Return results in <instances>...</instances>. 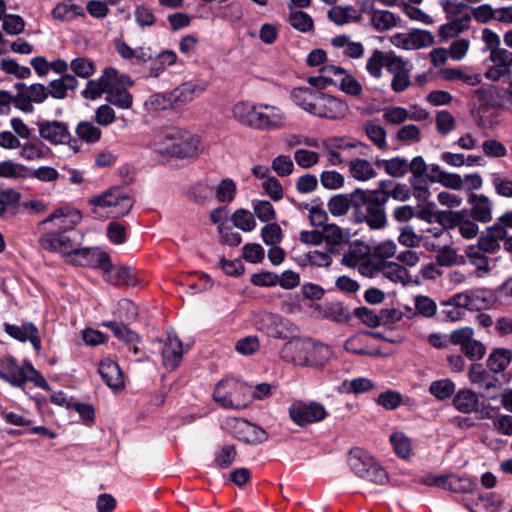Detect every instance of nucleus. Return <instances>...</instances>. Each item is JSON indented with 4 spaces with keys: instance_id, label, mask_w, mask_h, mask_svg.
<instances>
[{
    "instance_id": "nucleus-1",
    "label": "nucleus",
    "mask_w": 512,
    "mask_h": 512,
    "mask_svg": "<svg viewBox=\"0 0 512 512\" xmlns=\"http://www.w3.org/2000/svg\"><path fill=\"white\" fill-rule=\"evenodd\" d=\"M291 96L298 107L321 119L341 120L349 112V106L346 102L311 88H295Z\"/></svg>"
},
{
    "instance_id": "nucleus-2",
    "label": "nucleus",
    "mask_w": 512,
    "mask_h": 512,
    "mask_svg": "<svg viewBox=\"0 0 512 512\" xmlns=\"http://www.w3.org/2000/svg\"><path fill=\"white\" fill-rule=\"evenodd\" d=\"M202 152L199 136L180 127L162 129V155L180 160H194Z\"/></svg>"
},
{
    "instance_id": "nucleus-3",
    "label": "nucleus",
    "mask_w": 512,
    "mask_h": 512,
    "mask_svg": "<svg viewBox=\"0 0 512 512\" xmlns=\"http://www.w3.org/2000/svg\"><path fill=\"white\" fill-rule=\"evenodd\" d=\"M352 205L356 209H364L363 221L372 229H382L387 224L385 213V196L379 193H366L361 189H356L352 193Z\"/></svg>"
},
{
    "instance_id": "nucleus-4",
    "label": "nucleus",
    "mask_w": 512,
    "mask_h": 512,
    "mask_svg": "<svg viewBox=\"0 0 512 512\" xmlns=\"http://www.w3.org/2000/svg\"><path fill=\"white\" fill-rule=\"evenodd\" d=\"M213 397L224 408L243 409L251 401L250 387L240 381L228 379L216 385Z\"/></svg>"
},
{
    "instance_id": "nucleus-5",
    "label": "nucleus",
    "mask_w": 512,
    "mask_h": 512,
    "mask_svg": "<svg viewBox=\"0 0 512 512\" xmlns=\"http://www.w3.org/2000/svg\"><path fill=\"white\" fill-rule=\"evenodd\" d=\"M208 84L203 80H189L162 95V109H170L176 112L184 106L200 97Z\"/></svg>"
},
{
    "instance_id": "nucleus-6",
    "label": "nucleus",
    "mask_w": 512,
    "mask_h": 512,
    "mask_svg": "<svg viewBox=\"0 0 512 512\" xmlns=\"http://www.w3.org/2000/svg\"><path fill=\"white\" fill-rule=\"evenodd\" d=\"M323 153L331 166H340L346 162L342 153L351 149H358V154L366 155L369 150L364 142L347 137H330L322 142Z\"/></svg>"
},
{
    "instance_id": "nucleus-7",
    "label": "nucleus",
    "mask_w": 512,
    "mask_h": 512,
    "mask_svg": "<svg viewBox=\"0 0 512 512\" xmlns=\"http://www.w3.org/2000/svg\"><path fill=\"white\" fill-rule=\"evenodd\" d=\"M254 326L258 331L277 339H288L297 332V327L289 320L270 312L256 315Z\"/></svg>"
},
{
    "instance_id": "nucleus-8",
    "label": "nucleus",
    "mask_w": 512,
    "mask_h": 512,
    "mask_svg": "<svg viewBox=\"0 0 512 512\" xmlns=\"http://www.w3.org/2000/svg\"><path fill=\"white\" fill-rule=\"evenodd\" d=\"M133 84L128 75L118 74V71L112 67L104 69L103 74L95 80H89L86 88L82 91V96L86 99L95 100L102 94H107L118 84Z\"/></svg>"
},
{
    "instance_id": "nucleus-9",
    "label": "nucleus",
    "mask_w": 512,
    "mask_h": 512,
    "mask_svg": "<svg viewBox=\"0 0 512 512\" xmlns=\"http://www.w3.org/2000/svg\"><path fill=\"white\" fill-rule=\"evenodd\" d=\"M15 88L17 89L15 107L24 113H32L33 104H42L49 96L48 88L40 83L26 85L18 82Z\"/></svg>"
},
{
    "instance_id": "nucleus-10",
    "label": "nucleus",
    "mask_w": 512,
    "mask_h": 512,
    "mask_svg": "<svg viewBox=\"0 0 512 512\" xmlns=\"http://www.w3.org/2000/svg\"><path fill=\"white\" fill-rule=\"evenodd\" d=\"M89 202L95 207L109 208L110 213L116 217L126 215L133 206L130 197L118 188L109 189Z\"/></svg>"
},
{
    "instance_id": "nucleus-11",
    "label": "nucleus",
    "mask_w": 512,
    "mask_h": 512,
    "mask_svg": "<svg viewBox=\"0 0 512 512\" xmlns=\"http://www.w3.org/2000/svg\"><path fill=\"white\" fill-rule=\"evenodd\" d=\"M492 294L490 291L477 288L453 295L447 302V306L462 307L471 311L486 309L492 305Z\"/></svg>"
},
{
    "instance_id": "nucleus-12",
    "label": "nucleus",
    "mask_w": 512,
    "mask_h": 512,
    "mask_svg": "<svg viewBox=\"0 0 512 512\" xmlns=\"http://www.w3.org/2000/svg\"><path fill=\"white\" fill-rule=\"evenodd\" d=\"M289 416L298 426H306L325 419L327 411L318 402L295 401L289 407Z\"/></svg>"
},
{
    "instance_id": "nucleus-13",
    "label": "nucleus",
    "mask_w": 512,
    "mask_h": 512,
    "mask_svg": "<svg viewBox=\"0 0 512 512\" xmlns=\"http://www.w3.org/2000/svg\"><path fill=\"white\" fill-rule=\"evenodd\" d=\"M225 424L233 436L244 443L257 445L268 439V434L263 428L244 419L230 418Z\"/></svg>"
},
{
    "instance_id": "nucleus-14",
    "label": "nucleus",
    "mask_w": 512,
    "mask_h": 512,
    "mask_svg": "<svg viewBox=\"0 0 512 512\" xmlns=\"http://www.w3.org/2000/svg\"><path fill=\"white\" fill-rule=\"evenodd\" d=\"M312 348V340L292 338L282 346L279 355L287 363L307 367V364L312 362L308 358L309 350Z\"/></svg>"
},
{
    "instance_id": "nucleus-15",
    "label": "nucleus",
    "mask_w": 512,
    "mask_h": 512,
    "mask_svg": "<svg viewBox=\"0 0 512 512\" xmlns=\"http://www.w3.org/2000/svg\"><path fill=\"white\" fill-rule=\"evenodd\" d=\"M369 254V247L358 243L350 247L349 251L343 255L341 262L350 268L358 267L364 276L373 277V264L377 258H371Z\"/></svg>"
},
{
    "instance_id": "nucleus-16",
    "label": "nucleus",
    "mask_w": 512,
    "mask_h": 512,
    "mask_svg": "<svg viewBox=\"0 0 512 512\" xmlns=\"http://www.w3.org/2000/svg\"><path fill=\"white\" fill-rule=\"evenodd\" d=\"M386 70L392 75L391 89L394 92L401 93L411 85L412 65L409 61L392 53Z\"/></svg>"
},
{
    "instance_id": "nucleus-17",
    "label": "nucleus",
    "mask_w": 512,
    "mask_h": 512,
    "mask_svg": "<svg viewBox=\"0 0 512 512\" xmlns=\"http://www.w3.org/2000/svg\"><path fill=\"white\" fill-rule=\"evenodd\" d=\"M390 42L403 50H419L434 43V36L427 30H412L409 33H397L391 36Z\"/></svg>"
},
{
    "instance_id": "nucleus-18",
    "label": "nucleus",
    "mask_w": 512,
    "mask_h": 512,
    "mask_svg": "<svg viewBox=\"0 0 512 512\" xmlns=\"http://www.w3.org/2000/svg\"><path fill=\"white\" fill-rule=\"evenodd\" d=\"M492 63L484 73V77L490 81H499L501 78L510 77L512 74V52L501 48L491 54L487 59Z\"/></svg>"
},
{
    "instance_id": "nucleus-19",
    "label": "nucleus",
    "mask_w": 512,
    "mask_h": 512,
    "mask_svg": "<svg viewBox=\"0 0 512 512\" xmlns=\"http://www.w3.org/2000/svg\"><path fill=\"white\" fill-rule=\"evenodd\" d=\"M40 246L50 252L70 256L79 243L64 232H47L39 239Z\"/></svg>"
},
{
    "instance_id": "nucleus-20",
    "label": "nucleus",
    "mask_w": 512,
    "mask_h": 512,
    "mask_svg": "<svg viewBox=\"0 0 512 512\" xmlns=\"http://www.w3.org/2000/svg\"><path fill=\"white\" fill-rule=\"evenodd\" d=\"M37 126L40 137L53 145L67 144L71 141L68 125L64 122L44 120L38 122Z\"/></svg>"
},
{
    "instance_id": "nucleus-21",
    "label": "nucleus",
    "mask_w": 512,
    "mask_h": 512,
    "mask_svg": "<svg viewBox=\"0 0 512 512\" xmlns=\"http://www.w3.org/2000/svg\"><path fill=\"white\" fill-rule=\"evenodd\" d=\"M286 115L275 105L260 103L257 130L272 131L285 127Z\"/></svg>"
},
{
    "instance_id": "nucleus-22",
    "label": "nucleus",
    "mask_w": 512,
    "mask_h": 512,
    "mask_svg": "<svg viewBox=\"0 0 512 512\" xmlns=\"http://www.w3.org/2000/svg\"><path fill=\"white\" fill-rule=\"evenodd\" d=\"M71 262L79 266L105 269L109 256L99 248H79L77 246L70 255Z\"/></svg>"
},
{
    "instance_id": "nucleus-23",
    "label": "nucleus",
    "mask_w": 512,
    "mask_h": 512,
    "mask_svg": "<svg viewBox=\"0 0 512 512\" xmlns=\"http://www.w3.org/2000/svg\"><path fill=\"white\" fill-rule=\"evenodd\" d=\"M377 274H381L393 283L404 286L412 282L409 272L405 267L396 262L383 261L380 258H377L373 264V277Z\"/></svg>"
},
{
    "instance_id": "nucleus-24",
    "label": "nucleus",
    "mask_w": 512,
    "mask_h": 512,
    "mask_svg": "<svg viewBox=\"0 0 512 512\" xmlns=\"http://www.w3.org/2000/svg\"><path fill=\"white\" fill-rule=\"evenodd\" d=\"M183 356V345L174 331H168L162 346V365L169 371L179 366Z\"/></svg>"
},
{
    "instance_id": "nucleus-25",
    "label": "nucleus",
    "mask_w": 512,
    "mask_h": 512,
    "mask_svg": "<svg viewBox=\"0 0 512 512\" xmlns=\"http://www.w3.org/2000/svg\"><path fill=\"white\" fill-rule=\"evenodd\" d=\"M506 238L504 230L496 221L485 228L477 239V244L481 250L488 254H496L501 249V242Z\"/></svg>"
},
{
    "instance_id": "nucleus-26",
    "label": "nucleus",
    "mask_w": 512,
    "mask_h": 512,
    "mask_svg": "<svg viewBox=\"0 0 512 512\" xmlns=\"http://www.w3.org/2000/svg\"><path fill=\"white\" fill-rule=\"evenodd\" d=\"M468 203L471 206V217L480 223H489L493 219V202L484 194H470Z\"/></svg>"
},
{
    "instance_id": "nucleus-27",
    "label": "nucleus",
    "mask_w": 512,
    "mask_h": 512,
    "mask_svg": "<svg viewBox=\"0 0 512 512\" xmlns=\"http://www.w3.org/2000/svg\"><path fill=\"white\" fill-rule=\"evenodd\" d=\"M260 103L239 101L232 107V116L241 125L257 129Z\"/></svg>"
},
{
    "instance_id": "nucleus-28",
    "label": "nucleus",
    "mask_w": 512,
    "mask_h": 512,
    "mask_svg": "<svg viewBox=\"0 0 512 512\" xmlns=\"http://www.w3.org/2000/svg\"><path fill=\"white\" fill-rule=\"evenodd\" d=\"M81 213L78 210L56 209L41 224L54 223L60 232L67 234L81 221Z\"/></svg>"
},
{
    "instance_id": "nucleus-29",
    "label": "nucleus",
    "mask_w": 512,
    "mask_h": 512,
    "mask_svg": "<svg viewBox=\"0 0 512 512\" xmlns=\"http://www.w3.org/2000/svg\"><path fill=\"white\" fill-rule=\"evenodd\" d=\"M98 373L106 385L113 390L124 388V379L120 367L111 359H104L100 362Z\"/></svg>"
},
{
    "instance_id": "nucleus-30",
    "label": "nucleus",
    "mask_w": 512,
    "mask_h": 512,
    "mask_svg": "<svg viewBox=\"0 0 512 512\" xmlns=\"http://www.w3.org/2000/svg\"><path fill=\"white\" fill-rule=\"evenodd\" d=\"M114 47L122 59L132 61L133 63H146L152 59L150 47L132 48L122 39H116Z\"/></svg>"
},
{
    "instance_id": "nucleus-31",
    "label": "nucleus",
    "mask_w": 512,
    "mask_h": 512,
    "mask_svg": "<svg viewBox=\"0 0 512 512\" xmlns=\"http://www.w3.org/2000/svg\"><path fill=\"white\" fill-rule=\"evenodd\" d=\"M476 222L473 218H468L464 211L453 212L450 217L451 227L457 229L458 233L467 240L478 236L480 229Z\"/></svg>"
},
{
    "instance_id": "nucleus-32",
    "label": "nucleus",
    "mask_w": 512,
    "mask_h": 512,
    "mask_svg": "<svg viewBox=\"0 0 512 512\" xmlns=\"http://www.w3.org/2000/svg\"><path fill=\"white\" fill-rule=\"evenodd\" d=\"M0 379L14 387H23V366H19L11 356L0 359Z\"/></svg>"
},
{
    "instance_id": "nucleus-33",
    "label": "nucleus",
    "mask_w": 512,
    "mask_h": 512,
    "mask_svg": "<svg viewBox=\"0 0 512 512\" xmlns=\"http://www.w3.org/2000/svg\"><path fill=\"white\" fill-rule=\"evenodd\" d=\"M214 182L210 179H202L191 185L188 189L187 196L192 202L205 205L214 198L213 191Z\"/></svg>"
},
{
    "instance_id": "nucleus-34",
    "label": "nucleus",
    "mask_w": 512,
    "mask_h": 512,
    "mask_svg": "<svg viewBox=\"0 0 512 512\" xmlns=\"http://www.w3.org/2000/svg\"><path fill=\"white\" fill-rule=\"evenodd\" d=\"M440 75L445 81H461L471 87L479 86L482 83V75L480 73H470L460 67L444 68L440 71Z\"/></svg>"
},
{
    "instance_id": "nucleus-35",
    "label": "nucleus",
    "mask_w": 512,
    "mask_h": 512,
    "mask_svg": "<svg viewBox=\"0 0 512 512\" xmlns=\"http://www.w3.org/2000/svg\"><path fill=\"white\" fill-rule=\"evenodd\" d=\"M350 176L360 182H367L377 177L373 164L364 158H355L348 162Z\"/></svg>"
},
{
    "instance_id": "nucleus-36",
    "label": "nucleus",
    "mask_w": 512,
    "mask_h": 512,
    "mask_svg": "<svg viewBox=\"0 0 512 512\" xmlns=\"http://www.w3.org/2000/svg\"><path fill=\"white\" fill-rule=\"evenodd\" d=\"M375 164L393 178H403L409 172L408 160L399 156L390 159L377 158Z\"/></svg>"
},
{
    "instance_id": "nucleus-37",
    "label": "nucleus",
    "mask_w": 512,
    "mask_h": 512,
    "mask_svg": "<svg viewBox=\"0 0 512 512\" xmlns=\"http://www.w3.org/2000/svg\"><path fill=\"white\" fill-rule=\"evenodd\" d=\"M102 270L104 271L105 279L113 285L134 286L136 284V280L132 275L131 270L127 267L112 266L108 260V266Z\"/></svg>"
},
{
    "instance_id": "nucleus-38",
    "label": "nucleus",
    "mask_w": 512,
    "mask_h": 512,
    "mask_svg": "<svg viewBox=\"0 0 512 512\" xmlns=\"http://www.w3.org/2000/svg\"><path fill=\"white\" fill-rule=\"evenodd\" d=\"M348 463L351 470L359 477L362 474H366L373 463H375L373 457L364 449L356 447L353 448L349 453Z\"/></svg>"
},
{
    "instance_id": "nucleus-39",
    "label": "nucleus",
    "mask_w": 512,
    "mask_h": 512,
    "mask_svg": "<svg viewBox=\"0 0 512 512\" xmlns=\"http://www.w3.org/2000/svg\"><path fill=\"white\" fill-rule=\"evenodd\" d=\"M79 82L75 76L65 74L58 79L52 80L48 85L49 95L55 99H64L67 91H73L77 88Z\"/></svg>"
},
{
    "instance_id": "nucleus-40",
    "label": "nucleus",
    "mask_w": 512,
    "mask_h": 512,
    "mask_svg": "<svg viewBox=\"0 0 512 512\" xmlns=\"http://www.w3.org/2000/svg\"><path fill=\"white\" fill-rule=\"evenodd\" d=\"M328 18L334 24L342 26L361 20V13L352 6H334L328 11Z\"/></svg>"
},
{
    "instance_id": "nucleus-41",
    "label": "nucleus",
    "mask_w": 512,
    "mask_h": 512,
    "mask_svg": "<svg viewBox=\"0 0 512 512\" xmlns=\"http://www.w3.org/2000/svg\"><path fill=\"white\" fill-rule=\"evenodd\" d=\"M469 381L486 391L498 386L497 378L491 376L480 364L471 365L468 373Z\"/></svg>"
},
{
    "instance_id": "nucleus-42",
    "label": "nucleus",
    "mask_w": 512,
    "mask_h": 512,
    "mask_svg": "<svg viewBox=\"0 0 512 512\" xmlns=\"http://www.w3.org/2000/svg\"><path fill=\"white\" fill-rule=\"evenodd\" d=\"M453 405L461 413H472L479 405V396L470 389H460L453 398Z\"/></svg>"
},
{
    "instance_id": "nucleus-43",
    "label": "nucleus",
    "mask_w": 512,
    "mask_h": 512,
    "mask_svg": "<svg viewBox=\"0 0 512 512\" xmlns=\"http://www.w3.org/2000/svg\"><path fill=\"white\" fill-rule=\"evenodd\" d=\"M362 130L367 138L380 150L387 148V132L375 120H368L362 124Z\"/></svg>"
},
{
    "instance_id": "nucleus-44",
    "label": "nucleus",
    "mask_w": 512,
    "mask_h": 512,
    "mask_svg": "<svg viewBox=\"0 0 512 512\" xmlns=\"http://www.w3.org/2000/svg\"><path fill=\"white\" fill-rule=\"evenodd\" d=\"M214 198L220 203H231L237 194V184L231 178H223L213 184Z\"/></svg>"
},
{
    "instance_id": "nucleus-45",
    "label": "nucleus",
    "mask_w": 512,
    "mask_h": 512,
    "mask_svg": "<svg viewBox=\"0 0 512 512\" xmlns=\"http://www.w3.org/2000/svg\"><path fill=\"white\" fill-rule=\"evenodd\" d=\"M19 149L20 157L27 161L44 159L49 152V148L39 140L27 141Z\"/></svg>"
},
{
    "instance_id": "nucleus-46",
    "label": "nucleus",
    "mask_w": 512,
    "mask_h": 512,
    "mask_svg": "<svg viewBox=\"0 0 512 512\" xmlns=\"http://www.w3.org/2000/svg\"><path fill=\"white\" fill-rule=\"evenodd\" d=\"M512 360V352L509 349L497 348L491 352L486 360L488 369L493 373L504 371Z\"/></svg>"
},
{
    "instance_id": "nucleus-47",
    "label": "nucleus",
    "mask_w": 512,
    "mask_h": 512,
    "mask_svg": "<svg viewBox=\"0 0 512 512\" xmlns=\"http://www.w3.org/2000/svg\"><path fill=\"white\" fill-rule=\"evenodd\" d=\"M487 252L480 249L477 245H471L466 249V256L473 266L476 267L478 276L486 275L490 272L489 259L485 255Z\"/></svg>"
},
{
    "instance_id": "nucleus-48",
    "label": "nucleus",
    "mask_w": 512,
    "mask_h": 512,
    "mask_svg": "<svg viewBox=\"0 0 512 512\" xmlns=\"http://www.w3.org/2000/svg\"><path fill=\"white\" fill-rule=\"evenodd\" d=\"M370 21L377 31L390 30L396 26V17L392 12L373 7L370 10Z\"/></svg>"
},
{
    "instance_id": "nucleus-49",
    "label": "nucleus",
    "mask_w": 512,
    "mask_h": 512,
    "mask_svg": "<svg viewBox=\"0 0 512 512\" xmlns=\"http://www.w3.org/2000/svg\"><path fill=\"white\" fill-rule=\"evenodd\" d=\"M489 177L496 195L501 198L512 199V176L501 172H493Z\"/></svg>"
},
{
    "instance_id": "nucleus-50",
    "label": "nucleus",
    "mask_w": 512,
    "mask_h": 512,
    "mask_svg": "<svg viewBox=\"0 0 512 512\" xmlns=\"http://www.w3.org/2000/svg\"><path fill=\"white\" fill-rule=\"evenodd\" d=\"M392 56V53H384L380 50H375L372 55L367 59L366 70L374 78L382 76V69H387V62Z\"/></svg>"
},
{
    "instance_id": "nucleus-51",
    "label": "nucleus",
    "mask_w": 512,
    "mask_h": 512,
    "mask_svg": "<svg viewBox=\"0 0 512 512\" xmlns=\"http://www.w3.org/2000/svg\"><path fill=\"white\" fill-rule=\"evenodd\" d=\"M132 84H118L106 96L107 102L121 109H129L132 105V95L126 90Z\"/></svg>"
},
{
    "instance_id": "nucleus-52",
    "label": "nucleus",
    "mask_w": 512,
    "mask_h": 512,
    "mask_svg": "<svg viewBox=\"0 0 512 512\" xmlns=\"http://www.w3.org/2000/svg\"><path fill=\"white\" fill-rule=\"evenodd\" d=\"M75 133L82 141L94 144L101 139L102 131L91 121H80L76 128Z\"/></svg>"
},
{
    "instance_id": "nucleus-53",
    "label": "nucleus",
    "mask_w": 512,
    "mask_h": 512,
    "mask_svg": "<svg viewBox=\"0 0 512 512\" xmlns=\"http://www.w3.org/2000/svg\"><path fill=\"white\" fill-rule=\"evenodd\" d=\"M472 96L480 106H493L496 103L498 89L496 86L491 84H480L478 88L473 90Z\"/></svg>"
},
{
    "instance_id": "nucleus-54",
    "label": "nucleus",
    "mask_w": 512,
    "mask_h": 512,
    "mask_svg": "<svg viewBox=\"0 0 512 512\" xmlns=\"http://www.w3.org/2000/svg\"><path fill=\"white\" fill-rule=\"evenodd\" d=\"M288 22L294 29L301 33H308L314 28L312 17L302 10L291 9Z\"/></svg>"
},
{
    "instance_id": "nucleus-55",
    "label": "nucleus",
    "mask_w": 512,
    "mask_h": 512,
    "mask_svg": "<svg viewBox=\"0 0 512 512\" xmlns=\"http://www.w3.org/2000/svg\"><path fill=\"white\" fill-rule=\"evenodd\" d=\"M321 235L323 236V241L330 246H337L345 243L348 241L350 236L347 231L342 230L335 224L325 225Z\"/></svg>"
},
{
    "instance_id": "nucleus-56",
    "label": "nucleus",
    "mask_w": 512,
    "mask_h": 512,
    "mask_svg": "<svg viewBox=\"0 0 512 512\" xmlns=\"http://www.w3.org/2000/svg\"><path fill=\"white\" fill-rule=\"evenodd\" d=\"M313 348L309 350L308 358L312 360L307 367L321 366L328 361L332 355L329 346L312 341Z\"/></svg>"
},
{
    "instance_id": "nucleus-57",
    "label": "nucleus",
    "mask_w": 512,
    "mask_h": 512,
    "mask_svg": "<svg viewBox=\"0 0 512 512\" xmlns=\"http://www.w3.org/2000/svg\"><path fill=\"white\" fill-rule=\"evenodd\" d=\"M429 392L438 400L448 399L455 392V383L450 379L433 381L430 384Z\"/></svg>"
},
{
    "instance_id": "nucleus-58",
    "label": "nucleus",
    "mask_w": 512,
    "mask_h": 512,
    "mask_svg": "<svg viewBox=\"0 0 512 512\" xmlns=\"http://www.w3.org/2000/svg\"><path fill=\"white\" fill-rule=\"evenodd\" d=\"M444 480L445 486H443V489L456 493L470 492L475 486V484L469 478L460 477L453 474L446 475Z\"/></svg>"
},
{
    "instance_id": "nucleus-59",
    "label": "nucleus",
    "mask_w": 512,
    "mask_h": 512,
    "mask_svg": "<svg viewBox=\"0 0 512 512\" xmlns=\"http://www.w3.org/2000/svg\"><path fill=\"white\" fill-rule=\"evenodd\" d=\"M102 325L109 328L115 337L124 341L125 344H133L138 341V335L121 323L116 321H105Z\"/></svg>"
},
{
    "instance_id": "nucleus-60",
    "label": "nucleus",
    "mask_w": 512,
    "mask_h": 512,
    "mask_svg": "<svg viewBox=\"0 0 512 512\" xmlns=\"http://www.w3.org/2000/svg\"><path fill=\"white\" fill-rule=\"evenodd\" d=\"M232 221L235 227L244 232H250L256 227L254 214L246 209H237L232 215Z\"/></svg>"
},
{
    "instance_id": "nucleus-61",
    "label": "nucleus",
    "mask_w": 512,
    "mask_h": 512,
    "mask_svg": "<svg viewBox=\"0 0 512 512\" xmlns=\"http://www.w3.org/2000/svg\"><path fill=\"white\" fill-rule=\"evenodd\" d=\"M470 23V17L465 16L457 20H453L449 23L442 25L439 29V34L441 37L447 39L452 38L461 32L468 29Z\"/></svg>"
},
{
    "instance_id": "nucleus-62",
    "label": "nucleus",
    "mask_w": 512,
    "mask_h": 512,
    "mask_svg": "<svg viewBox=\"0 0 512 512\" xmlns=\"http://www.w3.org/2000/svg\"><path fill=\"white\" fill-rule=\"evenodd\" d=\"M252 207L254 214L261 222H271L276 219V211L269 201L253 200Z\"/></svg>"
},
{
    "instance_id": "nucleus-63",
    "label": "nucleus",
    "mask_w": 512,
    "mask_h": 512,
    "mask_svg": "<svg viewBox=\"0 0 512 512\" xmlns=\"http://www.w3.org/2000/svg\"><path fill=\"white\" fill-rule=\"evenodd\" d=\"M331 250L319 251L311 250L303 255V261L306 264L316 267H329L332 264Z\"/></svg>"
},
{
    "instance_id": "nucleus-64",
    "label": "nucleus",
    "mask_w": 512,
    "mask_h": 512,
    "mask_svg": "<svg viewBox=\"0 0 512 512\" xmlns=\"http://www.w3.org/2000/svg\"><path fill=\"white\" fill-rule=\"evenodd\" d=\"M321 185L329 190H337L344 186V176L335 170H325L320 174Z\"/></svg>"
}]
</instances>
